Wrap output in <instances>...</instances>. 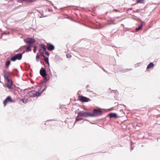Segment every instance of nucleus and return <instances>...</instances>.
<instances>
[{
	"label": "nucleus",
	"mask_w": 160,
	"mask_h": 160,
	"mask_svg": "<svg viewBox=\"0 0 160 160\" xmlns=\"http://www.w3.org/2000/svg\"><path fill=\"white\" fill-rule=\"evenodd\" d=\"M30 47H27V49L29 51L30 50Z\"/></svg>",
	"instance_id": "obj_26"
},
{
	"label": "nucleus",
	"mask_w": 160,
	"mask_h": 160,
	"mask_svg": "<svg viewBox=\"0 0 160 160\" xmlns=\"http://www.w3.org/2000/svg\"><path fill=\"white\" fill-rule=\"evenodd\" d=\"M109 116L110 117H117V115L115 113H109Z\"/></svg>",
	"instance_id": "obj_12"
},
{
	"label": "nucleus",
	"mask_w": 160,
	"mask_h": 160,
	"mask_svg": "<svg viewBox=\"0 0 160 160\" xmlns=\"http://www.w3.org/2000/svg\"><path fill=\"white\" fill-rule=\"evenodd\" d=\"M45 62L47 63L48 66H49L50 65L49 63L48 62V58H45Z\"/></svg>",
	"instance_id": "obj_14"
},
{
	"label": "nucleus",
	"mask_w": 160,
	"mask_h": 160,
	"mask_svg": "<svg viewBox=\"0 0 160 160\" xmlns=\"http://www.w3.org/2000/svg\"><path fill=\"white\" fill-rule=\"evenodd\" d=\"M78 116L77 117V118H76V121H79V120H80L81 119H78Z\"/></svg>",
	"instance_id": "obj_24"
},
{
	"label": "nucleus",
	"mask_w": 160,
	"mask_h": 160,
	"mask_svg": "<svg viewBox=\"0 0 160 160\" xmlns=\"http://www.w3.org/2000/svg\"><path fill=\"white\" fill-rule=\"evenodd\" d=\"M36 48L35 47L34 48V49L33 50V52H36Z\"/></svg>",
	"instance_id": "obj_25"
},
{
	"label": "nucleus",
	"mask_w": 160,
	"mask_h": 160,
	"mask_svg": "<svg viewBox=\"0 0 160 160\" xmlns=\"http://www.w3.org/2000/svg\"><path fill=\"white\" fill-rule=\"evenodd\" d=\"M67 57L68 58H70L71 57V55L68 54L67 55Z\"/></svg>",
	"instance_id": "obj_21"
},
{
	"label": "nucleus",
	"mask_w": 160,
	"mask_h": 160,
	"mask_svg": "<svg viewBox=\"0 0 160 160\" xmlns=\"http://www.w3.org/2000/svg\"><path fill=\"white\" fill-rule=\"evenodd\" d=\"M54 48V47L53 45H48V49L49 50H53Z\"/></svg>",
	"instance_id": "obj_10"
},
{
	"label": "nucleus",
	"mask_w": 160,
	"mask_h": 160,
	"mask_svg": "<svg viewBox=\"0 0 160 160\" xmlns=\"http://www.w3.org/2000/svg\"><path fill=\"white\" fill-rule=\"evenodd\" d=\"M36 0H18L19 2H21L22 1H27L30 2H32L35 1Z\"/></svg>",
	"instance_id": "obj_13"
},
{
	"label": "nucleus",
	"mask_w": 160,
	"mask_h": 160,
	"mask_svg": "<svg viewBox=\"0 0 160 160\" xmlns=\"http://www.w3.org/2000/svg\"><path fill=\"white\" fill-rule=\"evenodd\" d=\"M79 99L82 102H88L90 100L89 98L82 96L79 97Z\"/></svg>",
	"instance_id": "obj_7"
},
{
	"label": "nucleus",
	"mask_w": 160,
	"mask_h": 160,
	"mask_svg": "<svg viewBox=\"0 0 160 160\" xmlns=\"http://www.w3.org/2000/svg\"><path fill=\"white\" fill-rule=\"evenodd\" d=\"M94 115L92 113L88 112H83L81 113H79L78 116L82 117H93Z\"/></svg>",
	"instance_id": "obj_3"
},
{
	"label": "nucleus",
	"mask_w": 160,
	"mask_h": 160,
	"mask_svg": "<svg viewBox=\"0 0 160 160\" xmlns=\"http://www.w3.org/2000/svg\"><path fill=\"white\" fill-rule=\"evenodd\" d=\"M22 57L21 53H18L12 57L11 59L12 61H14L16 60H20Z\"/></svg>",
	"instance_id": "obj_2"
},
{
	"label": "nucleus",
	"mask_w": 160,
	"mask_h": 160,
	"mask_svg": "<svg viewBox=\"0 0 160 160\" xmlns=\"http://www.w3.org/2000/svg\"><path fill=\"white\" fill-rule=\"evenodd\" d=\"M4 78L6 79L7 80V78H9L7 76H6V75H4Z\"/></svg>",
	"instance_id": "obj_23"
},
{
	"label": "nucleus",
	"mask_w": 160,
	"mask_h": 160,
	"mask_svg": "<svg viewBox=\"0 0 160 160\" xmlns=\"http://www.w3.org/2000/svg\"><path fill=\"white\" fill-rule=\"evenodd\" d=\"M45 89V87L44 88L42 89V88H40L38 92H36L35 91H32L28 93V95L31 97H38L43 92Z\"/></svg>",
	"instance_id": "obj_1"
},
{
	"label": "nucleus",
	"mask_w": 160,
	"mask_h": 160,
	"mask_svg": "<svg viewBox=\"0 0 160 160\" xmlns=\"http://www.w3.org/2000/svg\"><path fill=\"white\" fill-rule=\"evenodd\" d=\"M39 55H37L36 57V59L37 60H38V59H39Z\"/></svg>",
	"instance_id": "obj_22"
},
{
	"label": "nucleus",
	"mask_w": 160,
	"mask_h": 160,
	"mask_svg": "<svg viewBox=\"0 0 160 160\" xmlns=\"http://www.w3.org/2000/svg\"><path fill=\"white\" fill-rule=\"evenodd\" d=\"M9 102H12V100L11 99V98L9 96L7 97L6 98V99L4 101L3 103L4 105V106H5L6 105L7 103Z\"/></svg>",
	"instance_id": "obj_9"
},
{
	"label": "nucleus",
	"mask_w": 160,
	"mask_h": 160,
	"mask_svg": "<svg viewBox=\"0 0 160 160\" xmlns=\"http://www.w3.org/2000/svg\"><path fill=\"white\" fill-rule=\"evenodd\" d=\"M137 2H140V3H143L144 2V0H137Z\"/></svg>",
	"instance_id": "obj_18"
},
{
	"label": "nucleus",
	"mask_w": 160,
	"mask_h": 160,
	"mask_svg": "<svg viewBox=\"0 0 160 160\" xmlns=\"http://www.w3.org/2000/svg\"><path fill=\"white\" fill-rule=\"evenodd\" d=\"M42 48H43V50L44 51H45L46 50V48H45V46L44 45H42Z\"/></svg>",
	"instance_id": "obj_19"
},
{
	"label": "nucleus",
	"mask_w": 160,
	"mask_h": 160,
	"mask_svg": "<svg viewBox=\"0 0 160 160\" xmlns=\"http://www.w3.org/2000/svg\"><path fill=\"white\" fill-rule=\"evenodd\" d=\"M44 52L46 55L48 56L49 55V53L48 52H47L46 50L45 51H44Z\"/></svg>",
	"instance_id": "obj_20"
},
{
	"label": "nucleus",
	"mask_w": 160,
	"mask_h": 160,
	"mask_svg": "<svg viewBox=\"0 0 160 160\" xmlns=\"http://www.w3.org/2000/svg\"><path fill=\"white\" fill-rule=\"evenodd\" d=\"M154 64L152 62H150L147 68H150L153 67Z\"/></svg>",
	"instance_id": "obj_11"
},
{
	"label": "nucleus",
	"mask_w": 160,
	"mask_h": 160,
	"mask_svg": "<svg viewBox=\"0 0 160 160\" xmlns=\"http://www.w3.org/2000/svg\"><path fill=\"white\" fill-rule=\"evenodd\" d=\"M101 110L94 109L93 110V113L92 114L94 115L93 117L101 115Z\"/></svg>",
	"instance_id": "obj_4"
},
{
	"label": "nucleus",
	"mask_w": 160,
	"mask_h": 160,
	"mask_svg": "<svg viewBox=\"0 0 160 160\" xmlns=\"http://www.w3.org/2000/svg\"><path fill=\"white\" fill-rule=\"evenodd\" d=\"M5 85L9 88H11L12 83L9 78H7V82L6 83Z\"/></svg>",
	"instance_id": "obj_5"
},
{
	"label": "nucleus",
	"mask_w": 160,
	"mask_h": 160,
	"mask_svg": "<svg viewBox=\"0 0 160 160\" xmlns=\"http://www.w3.org/2000/svg\"><path fill=\"white\" fill-rule=\"evenodd\" d=\"M10 61H7V62H6V66H7V67H8V66L10 65Z\"/></svg>",
	"instance_id": "obj_17"
},
{
	"label": "nucleus",
	"mask_w": 160,
	"mask_h": 160,
	"mask_svg": "<svg viewBox=\"0 0 160 160\" xmlns=\"http://www.w3.org/2000/svg\"><path fill=\"white\" fill-rule=\"evenodd\" d=\"M1 38V37H0V38Z\"/></svg>",
	"instance_id": "obj_28"
},
{
	"label": "nucleus",
	"mask_w": 160,
	"mask_h": 160,
	"mask_svg": "<svg viewBox=\"0 0 160 160\" xmlns=\"http://www.w3.org/2000/svg\"><path fill=\"white\" fill-rule=\"evenodd\" d=\"M40 73L41 75L43 77L46 76V73L45 69L43 68H42L40 70Z\"/></svg>",
	"instance_id": "obj_8"
},
{
	"label": "nucleus",
	"mask_w": 160,
	"mask_h": 160,
	"mask_svg": "<svg viewBox=\"0 0 160 160\" xmlns=\"http://www.w3.org/2000/svg\"><path fill=\"white\" fill-rule=\"evenodd\" d=\"M143 24H141L140 26H139L138 28H136V31H138L140 30L142 28Z\"/></svg>",
	"instance_id": "obj_16"
},
{
	"label": "nucleus",
	"mask_w": 160,
	"mask_h": 160,
	"mask_svg": "<svg viewBox=\"0 0 160 160\" xmlns=\"http://www.w3.org/2000/svg\"><path fill=\"white\" fill-rule=\"evenodd\" d=\"M97 153V152H92V153H88V155H89L92 154L94 153Z\"/></svg>",
	"instance_id": "obj_27"
},
{
	"label": "nucleus",
	"mask_w": 160,
	"mask_h": 160,
	"mask_svg": "<svg viewBox=\"0 0 160 160\" xmlns=\"http://www.w3.org/2000/svg\"><path fill=\"white\" fill-rule=\"evenodd\" d=\"M22 102L24 103H26L28 102V99H22Z\"/></svg>",
	"instance_id": "obj_15"
},
{
	"label": "nucleus",
	"mask_w": 160,
	"mask_h": 160,
	"mask_svg": "<svg viewBox=\"0 0 160 160\" xmlns=\"http://www.w3.org/2000/svg\"><path fill=\"white\" fill-rule=\"evenodd\" d=\"M34 39L32 38H28L24 39V41L27 42L29 44H32V43H33L35 42Z\"/></svg>",
	"instance_id": "obj_6"
}]
</instances>
